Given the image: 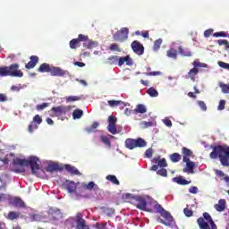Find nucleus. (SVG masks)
Returning <instances> with one entry per match:
<instances>
[{
  "label": "nucleus",
  "instance_id": "nucleus-40",
  "mask_svg": "<svg viewBox=\"0 0 229 229\" xmlns=\"http://www.w3.org/2000/svg\"><path fill=\"white\" fill-rule=\"evenodd\" d=\"M147 94H148V96H150V98H157L158 91L155 88L152 87L147 90Z\"/></svg>",
  "mask_w": 229,
  "mask_h": 229
},
{
  "label": "nucleus",
  "instance_id": "nucleus-50",
  "mask_svg": "<svg viewBox=\"0 0 229 229\" xmlns=\"http://www.w3.org/2000/svg\"><path fill=\"white\" fill-rule=\"evenodd\" d=\"M217 44L219 46H225V49H228L229 42L226 39H218Z\"/></svg>",
  "mask_w": 229,
  "mask_h": 229
},
{
  "label": "nucleus",
  "instance_id": "nucleus-64",
  "mask_svg": "<svg viewBox=\"0 0 229 229\" xmlns=\"http://www.w3.org/2000/svg\"><path fill=\"white\" fill-rule=\"evenodd\" d=\"M213 37H216V38L224 37V38H225L226 37V32H225V31L215 32L213 34Z\"/></svg>",
  "mask_w": 229,
  "mask_h": 229
},
{
  "label": "nucleus",
  "instance_id": "nucleus-53",
  "mask_svg": "<svg viewBox=\"0 0 229 229\" xmlns=\"http://www.w3.org/2000/svg\"><path fill=\"white\" fill-rule=\"evenodd\" d=\"M93 228H96V229H106V224L97 223L96 225H93Z\"/></svg>",
  "mask_w": 229,
  "mask_h": 229
},
{
  "label": "nucleus",
  "instance_id": "nucleus-5",
  "mask_svg": "<svg viewBox=\"0 0 229 229\" xmlns=\"http://www.w3.org/2000/svg\"><path fill=\"white\" fill-rule=\"evenodd\" d=\"M106 64L108 65H119V67H123V65H129L131 67L133 65V59L130 55H125L123 57H119V55H111L107 58Z\"/></svg>",
  "mask_w": 229,
  "mask_h": 229
},
{
  "label": "nucleus",
  "instance_id": "nucleus-19",
  "mask_svg": "<svg viewBox=\"0 0 229 229\" xmlns=\"http://www.w3.org/2000/svg\"><path fill=\"white\" fill-rule=\"evenodd\" d=\"M50 74L51 76H65V71L62 70L60 67L52 66Z\"/></svg>",
  "mask_w": 229,
  "mask_h": 229
},
{
  "label": "nucleus",
  "instance_id": "nucleus-20",
  "mask_svg": "<svg viewBox=\"0 0 229 229\" xmlns=\"http://www.w3.org/2000/svg\"><path fill=\"white\" fill-rule=\"evenodd\" d=\"M30 62H29V64H25V67L27 68V69H34V67H36V65H37V64H38V56H37V55H31L30 57Z\"/></svg>",
  "mask_w": 229,
  "mask_h": 229
},
{
  "label": "nucleus",
  "instance_id": "nucleus-7",
  "mask_svg": "<svg viewBox=\"0 0 229 229\" xmlns=\"http://www.w3.org/2000/svg\"><path fill=\"white\" fill-rule=\"evenodd\" d=\"M148 196H147V198H144L142 196H136L134 197V207L138 208L139 210H143L145 212H153V208H149V206L151 205V200H149V199H148Z\"/></svg>",
  "mask_w": 229,
  "mask_h": 229
},
{
  "label": "nucleus",
  "instance_id": "nucleus-38",
  "mask_svg": "<svg viewBox=\"0 0 229 229\" xmlns=\"http://www.w3.org/2000/svg\"><path fill=\"white\" fill-rule=\"evenodd\" d=\"M82 115H83V110L81 109H75L72 113L73 119H81Z\"/></svg>",
  "mask_w": 229,
  "mask_h": 229
},
{
  "label": "nucleus",
  "instance_id": "nucleus-33",
  "mask_svg": "<svg viewBox=\"0 0 229 229\" xmlns=\"http://www.w3.org/2000/svg\"><path fill=\"white\" fill-rule=\"evenodd\" d=\"M125 147L128 149H135L136 146H135V140L134 139H127L125 140Z\"/></svg>",
  "mask_w": 229,
  "mask_h": 229
},
{
  "label": "nucleus",
  "instance_id": "nucleus-15",
  "mask_svg": "<svg viewBox=\"0 0 229 229\" xmlns=\"http://www.w3.org/2000/svg\"><path fill=\"white\" fill-rule=\"evenodd\" d=\"M47 173H55V171H64V167L60 166L58 163H51L46 167Z\"/></svg>",
  "mask_w": 229,
  "mask_h": 229
},
{
  "label": "nucleus",
  "instance_id": "nucleus-14",
  "mask_svg": "<svg viewBox=\"0 0 229 229\" xmlns=\"http://www.w3.org/2000/svg\"><path fill=\"white\" fill-rule=\"evenodd\" d=\"M110 139H114V136L108 134V135H100V141L104 143L106 148L107 149H110L112 148V141H110Z\"/></svg>",
  "mask_w": 229,
  "mask_h": 229
},
{
  "label": "nucleus",
  "instance_id": "nucleus-11",
  "mask_svg": "<svg viewBox=\"0 0 229 229\" xmlns=\"http://www.w3.org/2000/svg\"><path fill=\"white\" fill-rule=\"evenodd\" d=\"M131 47L136 55L139 56H141V55H144V46L140 44L138 40H134L131 44Z\"/></svg>",
  "mask_w": 229,
  "mask_h": 229
},
{
  "label": "nucleus",
  "instance_id": "nucleus-24",
  "mask_svg": "<svg viewBox=\"0 0 229 229\" xmlns=\"http://www.w3.org/2000/svg\"><path fill=\"white\" fill-rule=\"evenodd\" d=\"M98 46H99V43L92 39H88L83 43V47H86V49H95V47H98Z\"/></svg>",
  "mask_w": 229,
  "mask_h": 229
},
{
  "label": "nucleus",
  "instance_id": "nucleus-1",
  "mask_svg": "<svg viewBox=\"0 0 229 229\" xmlns=\"http://www.w3.org/2000/svg\"><path fill=\"white\" fill-rule=\"evenodd\" d=\"M38 157L32 156L30 157L29 160L27 159H21L16 158L13 161L14 165H20L15 166L13 171V173L19 174V173H26V168H24V165L28 167V165H30L31 174L35 176L38 175V171H40V166L38 165Z\"/></svg>",
  "mask_w": 229,
  "mask_h": 229
},
{
  "label": "nucleus",
  "instance_id": "nucleus-39",
  "mask_svg": "<svg viewBox=\"0 0 229 229\" xmlns=\"http://www.w3.org/2000/svg\"><path fill=\"white\" fill-rule=\"evenodd\" d=\"M198 72H199V69L192 68L188 72V76H189V78H191V80H194V78H196V75L198 74Z\"/></svg>",
  "mask_w": 229,
  "mask_h": 229
},
{
  "label": "nucleus",
  "instance_id": "nucleus-37",
  "mask_svg": "<svg viewBox=\"0 0 229 229\" xmlns=\"http://www.w3.org/2000/svg\"><path fill=\"white\" fill-rule=\"evenodd\" d=\"M107 130L109 133H112V135H117V133H119V131H117V127L115 126V123L108 124Z\"/></svg>",
  "mask_w": 229,
  "mask_h": 229
},
{
  "label": "nucleus",
  "instance_id": "nucleus-48",
  "mask_svg": "<svg viewBox=\"0 0 229 229\" xmlns=\"http://www.w3.org/2000/svg\"><path fill=\"white\" fill-rule=\"evenodd\" d=\"M223 94H229V84H220Z\"/></svg>",
  "mask_w": 229,
  "mask_h": 229
},
{
  "label": "nucleus",
  "instance_id": "nucleus-25",
  "mask_svg": "<svg viewBox=\"0 0 229 229\" xmlns=\"http://www.w3.org/2000/svg\"><path fill=\"white\" fill-rule=\"evenodd\" d=\"M51 64L47 63H43L38 68V72H51Z\"/></svg>",
  "mask_w": 229,
  "mask_h": 229
},
{
  "label": "nucleus",
  "instance_id": "nucleus-60",
  "mask_svg": "<svg viewBox=\"0 0 229 229\" xmlns=\"http://www.w3.org/2000/svg\"><path fill=\"white\" fill-rule=\"evenodd\" d=\"M110 51H121V49H119V45L114 43L111 44L109 47Z\"/></svg>",
  "mask_w": 229,
  "mask_h": 229
},
{
  "label": "nucleus",
  "instance_id": "nucleus-29",
  "mask_svg": "<svg viewBox=\"0 0 229 229\" xmlns=\"http://www.w3.org/2000/svg\"><path fill=\"white\" fill-rule=\"evenodd\" d=\"M173 181L178 183V185H189V183H191V181H187L182 176L174 177Z\"/></svg>",
  "mask_w": 229,
  "mask_h": 229
},
{
  "label": "nucleus",
  "instance_id": "nucleus-54",
  "mask_svg": "<svg viewBox=\"0 0 229 229\" xmlns=\"http://www.w3.org/2000/svg\"><path fill=\"white\" fill-rule=\"evenodd\" d=\"M157 165L159 167H167V161L165 160V158L159 159Z\"/></svg>",
  "mask_w": 229,
  "mask_h": 229
},
{
  "label": "nucleus",
  "instance_id": "nucleus-6",
  "mask_svg": "<svg viewBox=\"0 0 229 229\" xmlns=\"http://www.w3.org/2000/svg\"><path fill=\"white\" fill-rule=\"evenodd\" d=\"M197 224L199 229H217V225L207 212L203 213V217L200 216L197 219Z\"/></svg>",
  "mask_w": 229,
  "mask_h": 229
},
{
  "label": "nucleus",
  "instance_id": "nucleus-10",
  "mask_svg": "<svg viewBox=\"0 0 229 229\" xmlns=\"http://www.w3.org/2000/svg\"><path fill=\"white\" fill-rule=\"evenodd\" d=\"M129 33L130 30L126 27H123L113 35V38L115 40V42H124V40H128Z\"/></svg>",
  "mask_w": 229,
  "mask_h": 229
},
{
  "label": "nucleus",
  "instance_id": "nucleus-58",
  "mask_svg": "<svg viewBox=\"0 0 229 229\" xmlns=\"http://www.w3.org/2000/svg\"><path fill=\"white\" fill-rule=\"evenodd\" d=\"M218 65L219 67H222V69H226L227 71H229V64L225 63L223 61H219Z\"/></svg>",
  "mask_w": 229,
  "mask_h": 229
},
{
  "label": "nucleus",
  "instance_id": "nucleus-13",
  "mask_svg": "<svg viewBox=\"0 0 229 229\" xmlns=\"http://www.w3.org/2000/svg\"><path fill=\"white\" fill-rule=\"evenodd\" d=\"M87 226V221L83 219L81 213H78L75 216V228L76 229H85Z\"/></svg>",
  "mask_w": 229,
  "mask_h": 229
},
{
  "label": "nucleus",
  "instance_id": "nucleus-44",
  "mask_svg": "<svg viewBox=\"0 0 229 229\" xmlns=\"http://www.w3.org/2000/svg\"><path fill=\"white\" fill-rule=\"evenodd\" d=\"M47 106H49V103H42L36 106V110H38V112H40L42 110H46Z\"/></svg>",
  "mask_w": 229,
  "mask_h": 229
},
{
  "label": "nucleus",
  "instance_id": "nucleus-45",
  "mask_svg": "<svg viewBox=\"0 0 229 229\" xmlns=\"http://www.w3.org/2000/svg\"><path fill=\"white\" fill-rule=\"evenodd\" d=\"M108 105L111 107L119 106V105H123V101H121V100H108Z\"/></svg>",
  "mask_w": 229,
  "mask_h": 229
},
{
  "label": "nucleus",
  "instance_id": "nucleus-28",
  "mask_svg": "<svg viewBox=\"0 0 229 229\" xmlns=\"http://www.w3.org/2000/svg\"><path fill=\"white\" fill-rule=\"evenodd\" d=\"M178 51H179L180 55H182V56H192V53L191 52V50H189V48H185V47L180 46L178 47Z\"/></svg>",
  "mask_w": 229,
  "mask_h": 229
},
{
  "label": "nucleus",
  "instance_id": "nucleus-9",
  "mask_svg": "<svg viewBox=\"0 0 229 229\" xmlns=\"http://www.w3.org/2000/svg\"><path fill=\"white\" fill-rule=\"evenodd\" d=\"M68 112H71L70 106H54L49 111L51 117H64V115H67Z\"/></svg>",
  "mask_w": 229,
  "mask_h": 229
},
{
  "label": "nucleus",
  "instance_id": "nucleus-21",
  "mask_svg": "<svg viewBox=\"0 0 229 229\" xmlns=\"http://www.w3.org/2000/svg\"><path fill=\"white\" fill-rule=\"evenodd\" d=\"M182 162H184L186 164V167L189 173H194V166L195 164L194 162H191V159L189 157H182Z\"/></svg>",
  "mask_w": 229,
  "mask_h": 229
},
{
  "label": "nucleus",
  "instance_id": "nucleus-49",
  "mask_svg": "<svg viewBox=\"0 0 229 229\" xmlns=\"http://www.w3.org/2000/svg\"><path fill=\"white\" fill-rule=\"evenodd\" d=\"M140 126L144 129L146 128H151V126H153V122H146V121H143L141 122L140 123Z\"/></svg>",
  "mask_w": 229,
  "mask_h": 229
},
{
  "label": "nucleus",
  "instance_id": "nucleus-62",
  "mask_svg": "<svg viewBox=\"0 0 229 229\" xmlns=\"http://www.w3.org/2000/svg\"><path fill=\"white\" fill-rule=\"evenodd\" d=\"M145 76H160L162 74L161 72H145Z\"/></svg>",
  "mask_w": 229,
  "mask_h": 229
},
{
  "label": "nucleus",
  "instance_id": "nucleus-63",
  "mask_svg": "<svg viewBox=\"0 0 229 229\" xmlns=\"http://www.w3.org/2000/svg\"><path fill=\"white\" fill-rule=\"evenodd\" d=\"M192 65L194 66V68L198 69V67H205V64L198 62V61H194L192 63Z\"/></svg>",
  "mask_w": 229,
  "mask_h": 229
},
{
  "label": "nucleus",
  "instance_id": "nucleus-35",
  "mask_svg": "<svg viewBox=\"0 0 229 229\" xmlns=\"http://www.w3.org/2000/svg\"><path fill=\"white\" fill-rule=\"evenodd\" d=\"M182 158H189V157H192L193 155V152L192 150H191L190 148L184 147L182 148Z\"/></svg>",
  "mask_w": 229,
  "mask_h": 229
},
{
  "label": "nucleus",
  "instance_id": "nucleus-2",
  "mask_svg": "<svg viewBox=\"0 0 229 229\" xmlns=\"http://www.w3.org/2000/svg\"><path fill=\"white\" fill-rule=\"evenodd\" d=\"M209 157L214 160H216V158H219L224 167H229V147L227 145H218L214 147Z\"/></svg>",
  "mask_w": 229,
  "mask_h": 229
},
{
  "label": "nucleus",
  "instance_id": "nucleus-22",
  "mask_svg": "<svg viewBox=\"0 0 229 229\" xmlns=\"http://www.w3.org/2000/svg\"><path fill=\"white\" fill-rule=\"evenodd\" d=\"M64 227L65 229H72L76 228V218L75 217H69L64 222Z\"/></svg>",
  "mask_w": 229,
  "mask_h": 229
},
{
  "label": "nucleus",
  "instance_id": "nucleus-34",
  "mask_svg": "<svg viewBox=\"0 0 229 229\" xmlns=\"http://www.w3.org/2000/svg\"><path fill=\"white\" fill-rule=\"evenodd\" d=\"M136 148H146L148 145V142L144 140L142 138H138L137 140H134Z\"/></svg>",
  "mask_w": 229,
  "mask_h": 229
},
{
  "label": "nucleus",
  "instance_id": "nucleus-4",
  "mask_svg": "<svg viewBox=\"0 0 229 229\" xmlns=\"http://www.w3.org/2000/svg\"><path fill=\"white\" fill-rule=\"evenodd\" d=\"M11 76L12 78H22L24 72L20 69L19 64H13L9 66L0 67V77L4 78Z\"/></svg>",
  "mask_w": 229,
  "mask_h": 229
},
{
  "label": "nucleus",
  "instance_id": "nucleus-18",
  "mask_svg": "<svg viewBox=\"0 0 229 229\" xmlns=\"http://www.w3.org/2000/svg\"><path fill=\"white\" fill-rule=\"evenodd\" d=\"M215 208L217 212H225L226 208V199H221L218 200V204H215Z\"/></svg>",
  "mask_w": 229,
  "mask_h": 229
},
{
  "label": "nucleus",
  "instance_id": "nucleus-8",
  "mask_svg": "<svg viewBox=\"0 0 229 229\" xmlns=\"http://www.w3.org/2000/svg\"><path fill=\"white\" fill-rule=\"evenodd\" d=\"M61 219H64V213L58 208H50L47 211V223H53L54 225L58 223Z\"/></svg>",
  "mask_w": 229,
  "mask_h": 229
},
{
  "label": "nucleus",
  "instance_id": "nucleus-32",
  "mask_svg": "<svg viewBox=\"0 0 229 229\" xmlns=\"http://www.w3.org/2000/svg\"><path fill=\"white\" fill-rule=\"evenodd\" d=\"M83 187L87 189V191H92V189H94V191H99V186L95 184L94 182H89L88 184H84Z\"/></svg>",
  "mask_w": 229,
  "mask_h": 229
},
{
  "label": "nucleus",
  "instance_id": "nucleus-42",
  "mask_svg": "<svg viewBox=\"0 0 229 229\" xmlns=\"http://www.w3.org/2000/svg\"><path fill=\"white\" fill-rule=\"evenodd\" d=\"M80 41L78 38H73L70 41V47L71 49H76L77 47H80Z\"/></svg>",
  "mask_w": 229,
  "mask_h": 229
},
{
  "label": "nucleus",
  "instance_id": "nucleus-23",
  "mask_svg": "<svg viewBox=\"0 0 229 229\" xmlns=\"http://www.w3.org/2000/svg\"><path fill=\"white\" fill-rule=\"evenodd\" d=\"M12 205L13 207H16V208H26V203H24L21 198H14Z\"/></svg>",
  "mask_w": 229,
  "mask_h": 229
},
{
  "label": "nucleus",
  "instance_id": "nucleus-52",
  "mask_svg": "<svg viewBox=\"0 0 229 229\" xmlns=\"http://www.w3.org/2000/svg\"><path fill=\"white\" fill-rule=\"evenodd\" d=\"M225 106H226V100L222 99V100L219 101L217 110H225Z\"/></svg>",
  "mask_w": 229,
  "mask_h": 229
},
{
  "label": "nucleus",
  "instance_id": "nucleus-56",
  "mask_svg": "<svg viewBox=\"0 0 229 229\" xmlns=\"http://www.w3.org/2000/svg\"><path fill=\"white\" fill-rule=\"evenodd\" d=\"M198 105L203 112H207V104H205V102H203L202 100H199Z\"/></svg>",
  "mask_w": 229,
  "mask_h": 229
},
{
  "label": "nucleus",
  "instance_id": "nucleus-17",
  "mask_svg": "<svg viewBox=\"0 0 229 229\" xmlns=\"http://www.w3.org/2000/svg\"><path fill=\"white\" fill-rule=\"evenodd\" d=\"M64 169L70 173V174H72V176H80V174H81V173H80V170H78V168H76L75 166L73 165H64Z\"/></svg>",
  "mask_w": 229,
  "mask_h": 229
},
{
  "label": "nucleus",
  "instance_id": "nucleus-30",
  "mask_svg": "<svg viewBox=\"0 0 229 229\" xmlns=\"http://www.w3.org/2000/svg\"><path fill=\"white\" fill-rule=\"evenodd\" d=\"M134 112L135 114H146V112H148V108L143 104H139L136 106Z\"/></svg>",
  "mask_w": 229,
  "mask_h": 229
},
{
  "label": "nucleus",
  "instance_id": "nucleus-46",
  "mask_svg": "<svg viewBox=\"0 0 229 229\" xmlns=\"http://www.w3.org/2000/svg\"><path fill=\"white\" fill-rule=\"evenodd\" d=\"M160 46H162V38H158L154 42V51H158L160 49Z\"/></svg>",
  "mask_w": 229,
  "mask_h": 229
},
{
  "label": "nucleus",
  "instance_id": "nucleus-47",
  "mask_svg": "<svg viewBox=\"0 0 229 229\" xmlns=\"http://www.w3.org/2000/svg\"><path fill=\"white\" fill-rule=\"evenodd\" d=\"M30 221H42V216L39 214H32L30 216Z\"/></svg>",
  "mask_w": 229,
  "mask_h": 229
},
{
  "label": "nucleus",
  "instance_id": "nucleus-41",
  "mask_svg": "<svg viewBox=\"0 0 229 229\" xmlns=\"http://www.w3.org/2000/svg\"><path fill=\"white\" fill-rule=\"evenodd\" d=\"M106 180H108V182H111L114 185H119V183H120L119 180L117 179V177L115 175H107L106 177Z\"/></svg>",
  "mask_w": 229,
  "mask_h": 229
},
{
  "label": "nucleus",
  "instance_id": "nucleus-51",
  "mask_svg": "<svg viewBox=\"0 0 229 229\" xmlns=\"http://www.w3.org/2000/svg\"><path fill=\"white\" fill-rule=\"evenodd\" d=\"M77 40H79V42H87L89 40V36L79 34Z\"/></svg>",
  "mask_w": 229,
  "mask_h": 229
},
{
  "label": "nucleus",
  "instance_id": "nucleus-55",
  "mask_svg": "<svg viewBox=\"0 0 229 229\" xmlns=\"http://www.w3.org/2000/svg\"><path fill=\"white\" fill-rule=\"evenodd\" d=\"M157 174L159 175V176H167V170L165 168H161L159 169Z\"/></svg>",
  "mask_w": 229,
  "mask_h": 229
},
{
  "label": "nucleus",
  "instance_id": "nucleus-27",
  "mask_svg": "<svg viewBox=\"0 0 229 229\" xmlns=\"http://www.w3.org/2000/svg\"><path fill=\"white\" fill-rule=\"evenodd\" d=\"M215 174L218 178H221V180H224L226 183H229V176L224 174L221 170H215Z\"/></svg>",
  "mask_w": 229,
  "mask_h": 229
},
{
  "label": "nucleus",
  "instance_id": "nucleus-26",
  "mask_svg": "<svg viewBox=\"0 0 229 229\" xmlns=\"http://www.w3.org/2000/svg\"><path fill=\"white\" fill-rule=\"evenodd\" d=\"M19 217H21V212L11 211L8 213L6 219L9 221H14V219H19Z\"/></svg>",
  "mask_w": 229,
  "mask_h": 229
},
{
  "label": "nucleus",
  "instance_id": "nucleus-57",
  "mask_svg": "<svg viewBox=\"0 0 229 229\" xmlns=\"http://www.w3.org/2000/svg\"><path fill=\"white\" fill-rule=\"evenodd\" d=\"M80 99H81V98H80L78 96H70L67 98L66 101H68V102L80 101Z\"/></svg>",
  "mask_w": 229,
  "mask_h": 229
},
{
  "label": "nucleus",
  "instance_id": "nucleus-43",
  "mask_svg": "<svg viewBox=\"0 0 229 229\" xmlns=\"http://www.w3.org/2000/svg\"><path fill=\"white\" fill-rule=\"evenodd\" d=\"M99 126V123L98 122H94L90 127H87L86 128V131L88 133H92V131H94V130H96L98 127Z\"/></svg>",
  "mask_w": 229,
  "mask_h": 229
},
{
  "label": "nucleus",
  "instance_id": "nucleus-16",
  "mask_svg": "<svg viewBox=\"0 0 229 229\" xmlns=\"http://www.w3.org/2000/svg\"><path fill=\"white\" fill-rule=\"evenodd\" d=\"M65 189L70 194L76 193V182H74L73 181H67L65 183Z\"/></svg>",
  "mask_w": 229,
  "mask_h": 229
},
{
  "label": "nucleus",
  "instance_id": "nucleus-61",
  "mask_svg": "<svg viewBox=\"0 0 229 229\" xmlns=\"http://www.w3.org/2000/svg\"><path fill=\"white\" fill-rule=\"evenodd\" d=\"M109 124H115L117 123V117L111 115L108 117Z\"/></svg>",
  "mask_w": 229,
  "mask_h": 229
},
{
  "label": "nucleus",
  "instance_id": "nucleus-59",
  "mask_svg": "<svg viewBox=\"0 0 229 229\" xmlns=\"http://www.w3.org/2000/svg\"><path fill=\"white\" fill-rule=\"evenodd\" d=\"M183 213L186 217H192L193 212L191 211V209L186 208L183 209Z\"/></svg>",
  "mask_w": 229,
  "mask_h": 229
},
{
  "label": "nucleus",
  "instance_id": "nucleus-3",
  "mask_svg": "<svg viewBox=\"0 0 229 229\" xmlns=\"http://www.w3.org/2000/svg\"><path fill=\"white\" fill-rule=\"evenodd\" d=\"M148 199L150 201V205L153 207L154 210L157 212V214H160L164 219H160V223L162 225H165V226H173L174 219L173 216H171V213L166 211L162 208V205L158 204V202L155 199H153L151 197H147Z\"/></svg>",
  "mask_w": 229,
  "mask_h": 229
},
{
  "label": "nucleus",
  "instance_id": "nucleus-12",
  "mask_svg": "<svg viewBox=\"0 0 229 229\" xmlns=\"http://www.w3.org/2000/svg\"><path fill=\"white\" fill-rule=\"evenodd\" d=\"M37 124H42V117L39 116L38 114H36L33 117L32 122L30 123L29 127H28V131L30 133H33V130H37V128H38V126H37Z\"/></svg>",
  "mask_w": 229,
  "mask_h": 229
},
{
  "label": "nucleus",
  "instance_id": "nucleus-31",
  "mask_svg": "<svg viewBox=\"0 0 229 229\" xmlns=\"http://www.w3.org/2000/svg\"><path fill=\"white\" fill-rule=\"evenodd\" d=\"M166 56H168V58H173L174 60H176L178 56V50L174 48H170L166 52Z\"/></svg>",
  "mask_w": 229,
  "mask_h": 229
},
{
  "label": "nucleus",
  "instance_id": "nucleus-36",
  "mask_svg": "<svg viewBox=\"0 0 229 229\" xmlns=\"http://www.w3.org/2000/svg\"><path fill=\"white\" fill-rule=\"evenodd\" d=\"M170 160L176 164V162H180L182 160V156L179 153H174L170 155Z\"/></svg>",
  "mask_w": 229,
  "mask_h": 229
}]
</instances>
